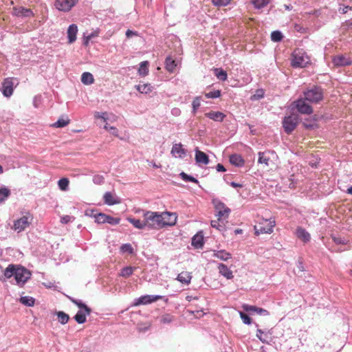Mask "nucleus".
I'll list each match as a JSON object with an SVG mask.
<instances>
[{"label":"nucleus","mask_w":352,"mask_h":352,"mask_svg":"<svg viewBox=\"0 0 352 352\" xmlns=\"http://www.w3.org/2000/svg\"><path fill=\"white\" fill-rule=\"evenodd\" d=\"M283 34L280 31H274L271 34V39L274 42H279L283 39Z\"/></svg>","instance_id":"nucleus-45"},{"label":"nucleus","mask_w":352,"mask_h":352,"mask_svg":"<svg viewBox=\"0 0 352 352\" xmlns=\"http://www.w3.org/2000/svg\"><path fill=\"white\" fill-rule=\"evenodd\" d=\"M333 63L336 66H346L350 65L352 61L342 55H338L333 58Z\"/></svg>","instance_id":"nucleus-22"},{"label":"nucleus","mask_w":352,"mask_h":352,"mask_svg":"<svg viewBox=\"0 0 352 352\" xmlns=\"http://www.w3.org/2000/svg\"><path fill=\"white\" fill-rule=\"evenodd\" d=\"M309 57L302 50L297 49L292 53V67H305L309 63Z\"/></svg>","instance_id":"nucleus-4"},{"label":"nucleus","mask_w":352,"mask_h":352,"mask_svg":"<svg viewBox=\"0 0 352 352\" xmlns=\"http://www.w3.org/2000/svg\"><path fill=\"white\" fill-rule=\"evenodd\" d=\"M83 45L85 46H88V36L85 34V33L83 34Z\"/></svg>","instance_id":"nucleus-60"},{"label":"nucleus","mask_w":352,"mask_h":352,"mask_svg":"<svg viewBox=\"0 0 352 352\" xmlns=\"http://www.w3.org/2000/svg\"><path fill=\"white\" fill-rule=\"evenodd\" d=\"M18 83H19L18 80L16 78H5L1 84V91L3 96H5L6 98L10 97L13 94L14 87H16Z\"/></svg>","instance_id":"nucleus-8"},{"label":"nucleus","mask_w":352,"mask_h":352,"mask_svg":"<svg viewBox=\"0 0 352 352\" xmlns=\"http://www.w3.org/2000/svg\"><path fill=\"white\" fill-rule=\"evenodd\" d=\"M242 308L244 311L247 312H256L257 314L262 315V316H268L269 312L267 310L264 309L263 308L257 307L256 306L250 305L248 304H243L242 305Z\"/></svg>","instance_id":"nucleus-17"},{"label":"nucleus","mask_w":352,"mask_h":352,"mask_svg":"<svg viewBox=\"0 0 352 352\" xmlns=\"http://www.w3.org/2000/svg\"><path fill=\"white\" fill-rule=\"evenodd\" d=\"M28 217L23 216L20 219L14 221V229L17 230L19 232L25 230V228L29 225Z\"/></svg>","instance_id":"nucleus-19"},{"label":"nucleus","mask_w":352,"mask_h":352,"mask_svg":"<svg viewBox=\"0 0 352 352\" xmlns=\"http://www.w3.org/2000/svg\"><path fill=\"white\" fill-rule=\"evenodd\" d=\"M181 178L184 180L185 182H193V183H195V184H198L199 182L198 180L190 176V175H187L186 173H185L184 172H182L180 174H179Z\"/></svg>","instance_id":"nucleus-44"},{"label":"nucleus","mask_w":352,"mask_h":352,"mask_svg":"<svg viewBox=\"0 0 352 352\" xmlns=\"http://www.w3.org/2000/svg\"><path fill=\"white\" fill-rule=\"evenodd\" d=\"M163 297L162 296L159 295H145L140 297L134 305L135 306L140 305H146L160 300Z\"/></svg>","instance_id":"nucleus-15"},{"label":"nucleus","mask_w":352,"mask_h":352,"mask_svg":"<svg viewBox=\"0 0 352 352\" xmlns=\"http://www.w3.org/2000/svg\"><path fill=\"white\" fill-rule=\"evenodd\" d=\"M217 78L221 80L225 81L227 79V73L221 69H214Z\"/></svg>","instance_id":"nucleus-43"},{"label":"nucleus","mask_w":352,"mask_h":352,"mask_svg":"<svg viewBox=\"0 0 352 352\" xmlns=\"http://www.w3.org/2000/svg\"><path fill=\"white\" fill-rule=\"evenodd\" d=\"M276 155L274 151H266L264 152H259L258 153V163L263 164L265 166H268L272 157Z\"/></svg>","instance_id":"nucleus-14"},{"label":"nucleus","mask_w":352,"mask_h":352,"mask_svg":"<svg viewBox=\"0 0 352 352\" xmlns=\"http://www.w3.org/2000/svg\"><path fill=\"white\" fill-rule=\"evenodd\" d=\"M76 322L78 324H83L86 322V316L82 311H78L74 316Z\"/></svg>","instance_id":"nucleus-42"},{"label":"nucleus","mask_w":352,"mask_h":352,"mask_svg":"<svg viewBox=\"0 0 352 352\" xmlns=\"http://www.w3.org/2000/svg\"><path fill=\"white\" fill-rule=\"evenodd\" d=\"M6 278L14 276L19 286L22 287L31 278L32 272L21 265L10 264L3 272Z\"/></svg>","instance_id":"nucleus-1"},{"label":"nucleus","mask_w":352,"mask_h":352,"mask_svg":"<svg viewBox=\"0 0 352 352\" xmlns=\"http://www.w3.org/2000/svg\"><path fill=\"white\" fill-rule=\"evenodd\" d=\"M221 221H219V217H217V220L211 221V226L219 230H222V229L223 228V226L221 224Z\"/></svg>","instance_id":"nucleus-53"},{"label":"nucleus","mask_w":352,"mask_h":352,"mask_svg":"<svg viewBox=\"0 0 352 352\" xmlns=\"http://www.w3.org/2000/svg\"><path fill=\"white\" fill-rule=\"evenodd\" d=\"M135 33L130 30H128L126 32V37L128 38H130L133 35H135Z\"/></svg>","instance_id":"nucleus-61"},{"label":"nucleus","mask_w":352,"mask_h":352,"mask_svg":"<svg viewBox=\"0 0 352 352\" xmlns=\"http://www.w3.org/2000/svg\"><path fill=\"white\" fill-rule=\"evenodd\" d=\"M135 269V268L131 266L125 267L121 270L120 276L124 278H128L133 273Z\"/></svg>","instance_id":"nucleus-41"},{"label":"nucleus","mask_w":352,"mask_h":352,"mask_svg":"<svg viewBox=\"0 0 352 352\" xmlns=\"http://www.w3.org/2000/svg\"><path fill=\"white\" fill-rule=\"evenodd\" d=\"M93 182L96 184H101L104 182V177L102 175H95L93 177Z\"/></svg>","instance_id":"nucleus-54"},{"label":"nucleus","mask_w":352,"mask_h":352,"mask_svg":"<svg viewBox=\"0 0 352 352\" xmlns=\"http://www.w3.org/2000/svg\"><path fill=\"white\" fill-rule=\"evenodd\" d=\"M12 10V14L17 17L30 18L34 16V12L31 9L23 6L14 7Z\"/></svg>","instance_id":"nucleus-13"},{"label":"nucleus","mask_w":352,"mask_h":352,"mask_svg":"<svg viewBox=\"0 0 352 352\" xmlns=\"http://www.w3.org/2000/svg\"><path fill=\"white\" fill-rule=\"evenodd\" d=\"M240 317L241 320H243V323L245 324H250L252 322L251 318L244 312L240 311L239 312Z\"/></svg>","instance_id":"nucleus-52"},{"label":"nucleus","mask_w":352,"mask_h":352,"mask_svg":"<svg viewBox=\"0 0 352 352\" xmlns=\"http://www.w3.org/2000/svg\"><path fill=\"white\" fill-rule=\"evenodd\" d=\"M165 65H166V69L169 72H173V71L175 70V69L177 66L175 60L174 59H173L170 56H168L166 58Z\"/></svg>","instance_id":"nucleus-35"},{"label":"nucleus","mask_w":352,"mask_h":352,"mask_svg":"<svg viewBox=\"0 0 352 352\" xmlns=\"http://www.w3.org/2000/svg\"><path fill=\"white\" fill-rule=\"evenodd\" d=\"M103 199L104 203L109 206L118 204L121 202L120 199L111 192H106L103 196Z\"/></svg>","instance_id":"nucleus-18"},{"label":"nucleus","mask_w":352,"mask_h":352,"mask_svg":"<svg viewBox=\"0 0 352 352\" xmlns=\"http://www.w3.org/2000/svg\"><path fill=\"white\" fill-rule=\"evenodd\" d=\"M11 195L10 190L3 186L0 188V204L3 203Z\"/></svg>","instance_id":"nucleus-32"},{"label":"nucleus","mask_w":352,"mask_h":352,"mask_svg":"<svg viewBox=\"0 0 352 352\" xmlns=\"http://www.w3.org/2000/svg\"><path fill=\"white\" fill-rule=\"evenodd\" d=\"M120 249L122 252H128L129 254H133V248L131 245L129 243L123 244Z\"/></svg>","instance_id":"nucleus-51"},{"label":"nucleus","mask_w":352,"mask_h":352,"mask_svg":"<svg viewBox=\"0 0 352 352\" xmlns=\"http://www.w3.org/2000/svg\"><path fill=\"white\" fill-rule=\"evenodd\" d=\"M94 118L98 126H103L110 134L116 137L118 136V129L115 126H109V122L113 123L117 120L118 117L116 115L107 112L96 111L94 113Z\"/></svg>","instance_id":"nucleus-2"},{"label":"nucleus","mask_w":352,"mask_h":352,"mask_svg":"<svg viewBox=\"0 0 352 352\" xmlns=\"http://www.w3.org/2000/svg\"><path fill=\"white\" fill-rule=\"evenodd\" d=\"M77 32L78 27L76 24L73 23L69 25L67 29V38L69 43H72L76 41Z\"/></svg>","instance_id":"nucleus-21"},{"label":"nucleus","mask_w":352,"mask_h":352,"mask_svg":"<svg viewBox=\"0 0 352 352\" xmlns=\"http://www.w3.org/2000/svg\"><path fill=\"white\" fill-rule=\"evenodd\" d=\"M268 3V0H252V3L256 8H261L265 6Z\"/></svg>","instance_id":"nucleus-47"},{"label":"nucleus","mask_w":352,"mask_h":352,"mask_svg":"<svg viewBox=\"0 0 352 352\" xmlns=\"http://www.w3.org/2000/svg\"><path fill=\"white\" fill-rule=\"evenodd\" d=\"M293 104L297 111L302 114L310 115L313 113L312 107L306 102L305 99H298L294 102Z\"/></svg>","instance_id":"nucleus-12"},{"label":"nucleus","mask_w":352,"mask_h":352,"mask_svg":"<svg viewBox=\"0 0 352 352\" xmlns=\"http://www.w3.org/2000/svg\"><path fill=\"white\" fill-rule=\"evenodd\" d=\"M218 270L219 273L227 279H232L233 278L232 271L226 265L219 263L218 265Z\"/></svg>","instance_id":"nucleus-23"},{"label":"nucleus","mask_w":352,"mask_h":352,"mask_svg":"<svg viewBox=\"0 0 352 352\" xmlns=\"http://www.w3.org/2000/svg\"><path fill=\"white\" fill-rule=\"evenodd\" d=\"M120 222V218L113 217L110 215H107L106 223H107L110 225H112V226H115V225L119 224Z\"/></svg>","instance_id":"nucleus-46"},{"label":"nucleus","mask_w":352,"mask_h":352,"mask_svg":"<svg viewBox=\"0 0 352 352\" xmlns=\"http://www.w3.org/2000/svg\"><path fill=\"white\" fill-rule=\"evenodd\" d=\"M232 0H212V3L215 6L221 7L228 6Z\"/></svg>","instance_id":"nucleus-48"},{"label":"nucleus","mask_w":352,"mask_h":352,"mask_svg":"<svg viewBox=\"0 0 352 352\" xmlns=\"http://www.w3.org/2000/svg\"><path fill=\"white\" fill-rule=\"evenodd\" d=\"M67 298L75 305H76L80 309H83L84 311L88 314V305L82 302L80 300L75 299L73 297L67 296Z\"/></svg>","instance_id":"nucleus-36"},{"label":"nucleus","mask_w":352,"mask_h":352,"mask_svg":"<svg viewBox=\"0 0 352 352\" xmlns=\"http://www.w3.org/2000/svg\"><path fill=\"white\" fill-rule=\"evenodd\" d=\"M89 85H90V84L94 83V78L93 75H92L91 73H89Z\"/></svg>","instance_id":"nucleus-64"},{"label":"nucleus","mask_w":352,"mask_h":352,"mask_svg":"<svg viewBox=\"0 0 352 352\" xmlns=\"http://www.w3.org/2000/svg\"><path fill=\"white\" fill-rule=\"evenodd\" d=\"M19 302L28 307H33L35 303V299L29 296H21L19 298Z\"/></svg>","instance_id":"nucleus-33"},{"label":"nucleus","mask_w":352,"mask_h":352,"mask_svg":"<svg viewBox=\"0 0 352 352\" xmlns=\"http://www.w3.org/2000/svg\"><path fill=\"white\" fill-rule=\"evenodd\" d=\"M195 160L197 164H208L209 163L208 156L197 148L195 149Z\"/></svg>","instance_id":"nucleus-20"},{"label":"nucleus","mask_w":352,"mask_h":352,"mask_svg":"<svg viewBox=\"0 0 352 352\" xmlns=\"http://www.w3.org/2000/svg\"><path fill=\"white\" fill-rule=\"evenodd\" d=\"M205 96L207 98H217L221 96V91L214 90L212 91H210L208 93H206Z\"/></svg>","instance_id":"nucleus-50"},{"label":"nucleus","mask_w":352,"mask_h":352,"mask_svg":"<svg viewBox=\"0 0 352 352\" xmlns=\"http://www.w3.org/2000/svg\"><path fill=\"white\" fill-rule=\"evenodd\" d=\"M177 216L175 212H161V222L162 228L166 226H173L175 225Z\"/></svg>","instance_id":"nucleus-10"},{"label":"nucleus","mask_w":352,"mask_h":352,"mask_svg":"<svg viewBox=\"0 0 352 352\" xmlns=\"http://www.w3.org/2000/svg\"><path fill=\"white\" fill-rule=\"evenodd\" d=\"M107 215V214L102 212L94 214L93 211H91V213L89 214V217H93L94 219L95 222L98 224L106 223Z\"/></svg>","instance_id":"nucleus-29"},{"label":"nucleus","mask_w":352,"mask_h":352,"mask_svg":"<svg viewBox=\"0 0 352 352\" xmlns=\"http://www.w3.org/2000/svg\"><path fill=\"white\" fill-rule=\"evenodd\" d=\"M191 278L192 276L188 272H182L177 277V280L186 285H188L190 283Z\"/></svg>","instance_id":"nucleus-28"},{"label":"nucleus","mask_w":352,"mask_h":352,"mask_svg":"<svg viewBox=\"0 0 352 352\" xmlns=\"http://www.w3.org/2000/svg\"><path fill=\"white\" fill-rule=\"evenodd\" d=\"M135 89L141 94H149L153 90V87L150 83L139 84L135 86Z\"/></svg>","instance_id":"nucleus-24"},{"label":"nucleus","mask_w":352,"mask_h":352,"mask_svg":"<svg viewBox=\"0 0 352 352\" xmlns=\"http://www.w3.org/2000/svg\"><path fill=\"white\" fill-rule=\"evenodd\" d=\"M274 226L275 221L273 219H263L258 225L254 226L255 234H270L273 232Z\"/></svg>","instance_id":"nucleus-5"},{"label":"nucleus","mask_w":352,"mask_h":352,"mask_svg":"<svg viewBox=\"0 0 352 352\" xmlns=\"http://www.w3.org/2000/svg\"><path fill=\"white\" fill-rule=\"evenodd\" d=\"M192 245L196 248H202L204 245V236L201 233H198L192 238Z\"/></svg>","instance_id":"nucleus-27"},{"label":"nucleus","mask_w":352,"mask_h":352,"mask_svg":"<svg viewBox=\"0 0 352 352\" xmlns=\"http://www.w3.org/2000/svg\"><path fill=\"white\" fill-rule=\"evenodd\" d=\"M186 150L183 148L181 143L175 144L171 149V154L175 157L184 158L186 155Z\"/></svg>","instance_id":"nucleus-16"},{"label":"nucleus","mask_w":352,"mask_h":352,"mask_svg":"<svg viewBox=\"0 0 352 352\" xmlns=\"http://www.w3.org/2000/svg\"><path fill=\"white\" fill-rule=\"evenodd\" d=\"M349 9H351V7H349V6H345V7H344L343 8H339V10H340V11H341L342 13H344H344H346V12H347V11H348V10H349Z\"/></svg>","instance_id":"nucleus-63"},{"label":"nucleus","mask_w":352,"mask_h":352,"mask_svg":"<svg viewBox=\"0 0 352 352\" xmlns=\"http://www.w3.org/2000/svg\"><path fill=\"white\" fill-rule=\"evenodd\" d=\"M173 320V317L169 314H166L162 316L161 318V322L162 323H170Z\"/></svg>","instance_id":"nucleus-55"},{"label":"nucleus","mask_w":352,"mask_h":352,"mask_svg":"<svg viewBox=\"0 0 352 352\" xmlns=\"http://www.w3.org/2000/svg\"><path fill=\"white\" fill-rule=\"evenodd\" d=\"M69 183V181L67 177H63L58 182V188L63 191H66L68 190Z\"/></svg>","instance_id":"nucleus-38"},{"label":"nucleus","mask_w":352,"mask_h":352,"mask_svg":"<svg viewBox=\"0 0 352 352\" xmlns=\"http://www.w3.org/2000/svg\"><path fill=\"white\" fill-rule=\"evenodd\" d=\"M148 61H143L141 62L140 65V67L138 69V73L142 76H145L148 73Z\"/></svg>","instance_id":"nucleus-37"},{"label":"nucleus","mask_w":352,"mask_h":352,"mask_svg":"<svg viewBox=\"0 0 352 352\" xmlns=\"http://www.w3.org/2000/svg\"><path fill=\"white\" fill-rule=\"evenodd\" d=\"M216 168H217V170L219 172H224L226 170L225 167L223 166V165H222L221 164H218L217 165Z\"/></svg>","instance_id":"nucleus-59"},{"label":"nucleus","mask_w":352,"mask_h":352,"mask_svg":"<svg viewBox=\"0 0 352 352\" xmlns=\"http://www.w3.org/2000/svg\"><path fill=\"white\" fill-rule=\"evenodd\" d=\"M212 204L217 212L216 216L219 217V221L226 220L228 218L231 210L226 206L224 203L217 199H212Z\"/></svg>","instance_id":"nucleus-7"},{"label":"nucleus","mask_w":352,"mask_h":352,"mask_svg":"<svg viewBox=\"0 0 352 352\" xmlns=\"http://www.w3.org/2000/svg\"><path fill=\"white\" fill-rule=\"evenodd\" d=\"M230 186H232L233 188H237V187L241 188L243 186L242 184L236 183L234 182H232L230 183Z\"/></svg>","instance_id":"nucleus-62"},{"label":"nucleus","mask_w":352,"mask_h":352,"mask_svg":"<svg viewBox=\"0 0 352 352\" xmlns=\"http://www.w3.org/2000/svg\"><path fill=\"white\" fill-rule=\"evenodd\" d=\"M264 96V92L262 89H258L256 91V94H254L252 98L254 99V100H258V99H261Z\"/></svg>","instance_id":"nucleus-56"},{"label":"nucleus","mask_w":352,"mask_h":352,"mask_svg":"<svg viewBox=\"0 0 352 352\" xmlns=\"http://www.w3.org/2000/svg\"><path fill=\"white\" fill-rule=\"evenodd\" d=\"M298 115L295 113L285 117L283 121V126L285 133L289 134L296 129L298 123Z\"/></svg>","instance_id":"nucleus-9"},{"label":"nucleus","mask_w":352,"mask_h":352,"mask_svg":"<svg viewBox=\"0 0 352 352\" xmlns=\"http://www.w3.org/2000/svg\"><path fill=\"white\" fill-rule=\"evenodd\" d=\"M230 162L236 166H242L244 164V160L241 156L236 154L230 155Z\"/></svg>","instance_id":"nucleus-31"},{"label":"nucleus","mask_w":352,"mask_h":352,"mask_svg":"<svg viewBox=\"0 0 352 352\" xmlns=\"http://www.w3.org/2000/svg\"><path fill=\"white\" fill-rule=\"evenodd\" d=\"M201 105V98L200 97H196L192 103V112L195 114L196 113L197 109L200 107Z\"/></svg>","instance_id":"nucleus-49"},{"label":"nucleus","mask_w":352,"mask_h":352,"mask_svg":"<svg viewBox=\"0 0 352 352\" xmlns=\"http://www.w3.org/2000/svg\"><path fill=\"white\" fill-rule=\"evenodd\" d=\"M129 222H130L133 226L138 229H144L146 226V223L145 220L140 221V219H135L133 218L129 217L127 218Z\"/></svg>","instance_id":"nucleus-30"},{"label":"nucleus","mask_w":352,"mask_h":352,"mask_svg":"<svg viewBox=\"0 0 352 352\" xmlns=\"http://www.w3.org/2000/svg\"><path fill=\"white\" fill-rule=\"evenodd\" d=\"M213 256L222 261H227L231 258V254L225 250L214 251Z\"/></svg>","instance_id":"nucleus-34"},{"label":"nucleus","mask_w":352,"mask_h":352,"mask_svg":"<svg viewBox=\"0 0 352 352\" xmlns=\"http://www.w3.org/2000/svg\"><path fill=\"white\" fill-rule=\"evenodd\" d=\"M57 316L58 322L62 324H66L69 319V315L61 311L57 312Z\"/></svg>","instance_id":"nucleus-40"},{"label":"nucleus","mask_w":352,"mask_h":352,"mask_svg":"<svg viewBox=\"0 0 352 352\" xmlns=\"http://www.w3.org/2000/svg\"><path fill=\"white\" fill-rule=\"evenodd\" d=\"M142 217L145 220L147 228L156 230L162 228L161 212L144 210Z\"/></svg>","instance_id":"nucleus-3"},{"label":"nucleus","mask_w":352,"mask_h":352,"mask_svg":"<svg viewBox=\"0 0 352 352\" xmlns=\"http://www.w3.org/2000/svg\"><path fill=\"white\" fill-rule=\"evenodd\" d=\"M73 217L69 215H65L61 217L60 222L64 224H67L69 222L72 221Z\"/></svg>","instance_id":"nucleus-57"},{"label":"nucleus","mask_w":352,"mask_h":352,"mask_svg":"<svg viewBox=\"0 0 352 352\" xmlns=\"http://www.w3.org/2000/svg\"><path fill=\"white\" fill-rule=\"evenodd\" d=\"M306 100L311 103H318L323 98L322 89L319 87H314L304 91Z\"/></svg>","instance_id":"nucleus-6"},{"label":"nucleus","mask_w":352,"mask_h":352,"mask_svg":"<svg viewBox=\"0 0 352 352\" xmlns=\"http://www.w3.org/2000/svg\"><path fill=\"white\" fill-rule=\"evenodd\" d=\"M78 0H56L54 6L59 11L67 12L76 4Z\"/></svg>","instance_id":"nucleus-11"},{"label":"nucleus","mask_w":352,"mask_h":352,"mask_svg":"<svg viewBox=\"0 0 352 352\" xmlns=\"http://www.w3.org/2000/svg\"><path fill=\"white\" fill-rule=\"evenodd\" d=\"M296 235L298 238L304 242H307L311 239L309 233L301 227H299L296 229Z\"/></svg>","instance_id":"nucleus-26"},{"label":"nucleus","mask_w":352,"mask_h":352,"mask_svg":"<svg viewBox=\"0 0 352 352\" xmlns=\"http://www.w3.org/2000/svg\"><path fill=\"white\" fill-rule=\"evenodd\" d=\"M81 81L85 85H88V72L82 73L81 76Z\"/></svg>","instance_id":"nucleus-58"},{"label":"nucleus","mask_w":352,"mask_h":352,"mask_svg":"<svg viewBox=\"0 0 352 352\" xmlns=\"http://www.w3.org/2000/svg\"><path fill=\"white\" fill-rule=\"evenodd\" d=\"M205 115L210 119L217 122H222L225 118V115L220 111H210Z\"/></svg>","instance_id":"nucleus-25"},{"label":"nucleus","mask_w":352,"mask_h":352,"mask_svg":"<svg viewBox=\"0 0 352 352\" xmlns=\"http://www.w3.org/2000/svg\"><path fill=\"white\" fill-rule=\"evenodd\" d=\"M69 123V120L66 118H60L56 122H54L52 126L56 128H63L67 126Z\"/></svg>","instance_id":"nucleus-39"}]
</instances>
